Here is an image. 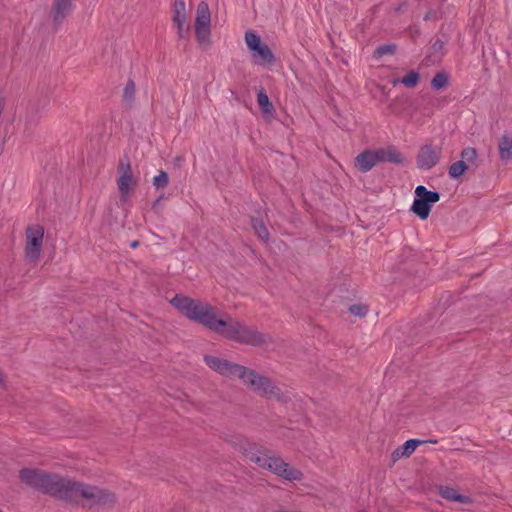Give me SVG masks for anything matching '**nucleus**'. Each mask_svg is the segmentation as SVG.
<instances>
[{
	"instance_id": "nucleus-24",
	"label": "nucleus",
	"mask_w": 512,
	"mask_h": 512,
	"mask_svg": "<svg viewBox=\"0 0 512 512\" xmlns=\"http://www.w3.org/2000/svg\"><path fill=\"white\" fill-rule=\"evenodd\" d=\"M419 79V73L415 71H410L401 79V83L408 88H414L415 86H417Z\"/></svg>"
},
{
	"instance_id": "nucleus-16",
	"label": "nucleus",
	"mask_w": 512,
	"mask_h": 512,
	"mask_svg": "<svg viewBox=\"0 0 512 512\" xmlns=\"http://www.w3.org/2000/svg\"><path fill=\"white\" fill-rule=\"evenodd\" d=\"M439 494L446 500L456 501L460 503H470L471 499L468 496L459 494L454 488L448 486H441Z\"/></svg>"
},
{
	"instance_id": "nucleus-25",
	"label": "nucleus",
	"mask_w": 512,
	"mask_h": 512,
	"mask_svg": "<svg viewBox=\"0 0 512 512\" xmlns=\"http://www.w3.org/2000/svg\"><path fill=\"white\" fill-rule=\"evenodd\" d=\"M419 444H421V442L415 439L406 441L401 447V456L409 457Z\"/></svg>"
},
{
	"instance_id": "nucleus-9",
	"label": "nucleus",
	"mask_w": 512,
	"mask_h": 512,
	"mask_svg": "<svg viewBox=\"0 0 512 512\" xmlns=\"http://www.w3.org/2000/svg\"><path fill=\"white\" fill-rule=\"evenodd\" d=\"M244 381L254 386L262 396L269 397L278 390L269 378L256 374L254 370L247 369L246 380Z\"/></svg>"
},
{
	"instance_id": "nucleus-7",
	"label": "nucleus",
	"mask_w": 512,
	"mask_h": 512,
	"mask_svg": "<svg viewBox=\"0 0 512 512\" xmlns=\"http://www.w3.org/2000/svg\"><path fill=\"white\" fill-rule=\"evenodd\" d=\"M195 34L198 42L208 41L210 36V11L206 2H200L197 7Z\"/></svg>"
},
{
	"instance_id": "nucleus-18",
	"label": "nucleus",
	"mask_w": 512,
	"mask_h": 512,
	"mask_svg": "<svg viewBox=\"0 0 512 512\" xmlns=\"http://www.w3.org/2000/svg\"><path fill=\"white\" fill-rule=\"evenodd\" d=\"M257 102L258 105L264 115L273 116L275 113V108L273 104L270 102L268 95L261 89L257 94Z\"/></svg>"
},
{
	"instance_id": "nucleus-23",
	"label": "nucleus",
	"mask_w": 512,
	"mask_h": 512,
	"mask_svg": "<svg viewBox=\"0 0 512 512\" xmlns=\"http://www.w3.org/2000/svg\"><path fill=\"white\" fill-rule=\"evenodd\" d=\"M245 41L247 43V46L253 51L258 49L262 45L260 37L256 33L251 31L246 32Z\"/></svg>"
},
{
	"instance_id": "nucleus-22",
	"label": "nucleus",
	"mask_w": 512,
	"mask_h": 512,
	"mask_svg": "<svg viewBox=\"0 0 512 512\" xmlns=\"http://www.w3.org/2000/svg\"><path fill=\"white\" fill-rule=\"evenodd\" d=\"M258 56L261 58L262 63H272L274 61V55L270 48L262 44L258 49L255 50Z\"/></svg>"
},
{
	"instance_id": "nucleus-3",
	"label": "nucleus",
	"mask_w": 512,
	"mask_h": 512,
	"mask_svg": "<svg viewBox=\"0 0 512 512\" xmlns=\"http://www.w3.org/2000/svg\"><path fill=\"white\" fill-rule=\"evenodd\" d=\"M25 235V258L30 262H36L42 250L44 228L38 224L30 225L26 228Z\"/></svg>"
},
{
	"instance_id": "nucleus-14",
	"label": "nucleus",
	"mask_w": 512,
	"mask_h": 512,
	"mask_svg": "<svg viewBox=\"0 0 512 512\" xmlns=\"http://www.w3.org/2000/svg\"><path fill=\"white\" fill-rule=\"evenodd\" d=\"M375 152L378 162H390L394 164H400L403 162L402 154L394 146L379 148L376 149Z\"/></svg>"
},
{
	"instance_id": "nucleus-31",
	"label": "nucleus",
	"mask_w": 512,
	"mask_h": 512,
	"mask_svg": "<svg viewBox=\"0 0 512 512\" xmlns=\"http://www.w3.org/2000/svg\"><path fill=\"white\" fill-rule=\"evenodd\" d=\"M135 91V84L133 81H128L126 87H125V94L126 95H132Z\"/></svg>"
},
{
	"instance_id": "nucleus-1",
	"label": "nucleus",
	"mask_w": 512,
	"mask_h": 512,
	"mask_svg": "<svg viewBox=\"0 0 512 512\" xmlns=\"http://www.w3.org/2000/svg\"><path fill=\"white\" fill-rule=\"evenodd\" d=\"M171 303L189 319L203 324L227 339L253 346H259L265 342L261 333L242 325L238 321L217 319L216 309L210 304L180 295H176Z\"/></svg>"
},
{
	"instance_id": "nucleus-32",
	"label": "nucleus",
	"mask_w": 512,
	"mask_h": 512,
	"mask_svg": "<svg viewBox=\"0 0 512 512\" xmlns=\"http://www.w3.org/2000/svg\"><path fill=\"white\" fill-rule=\"evenodd\" d=\"M4 382V378H3V375L2 373L0 372V385Z\"/></svg>"
},
{
	"instance_id": "nucleus-5",
	"label": "nucleus",
	"mask_w": 512,
	"mask_h": 512,
	"mask_svg": "<svg viewBox=\"0 0 512 512\" xmlns=\"http://www.w3.org/2000/svg\"><path fill=\"white\" fill-rule=\"evenodd\" d=\"M416 198L412 204L411 211L421 219H426L431 210V204L440 199L437 192L428 191L424 186H418L415 189Z\"/></svg>"
},
{
	"instance_id": "nucleus-8",
	"label": "nucleus",
	"mask_w": 512,
	"mask_h": 512,
	"mask_svg": "<svg viewBox=\"0 0 512 512\" xmlns=\"http://www.w3.org/2000/svg\"><path fill=\"white\" fill-rule=\"evenodd\" d=\"M121 172L117 180L119 192L123 200H127L132 187L136 184L129 160H121L118 167Z\"/></svg>"
},
{
	"instance_id": "nucleus-11",
	"label": "nucleus",
	"mask_w": 512,
	"mask_h": 512,
	"mask_svg": "<svg viewBox=\"0 0 512 512\" xmlns=\"http://www.w3.org/2000/svg\"><path fill=\"white\" fill-rule=\"evenodd\" d=\"M20 478L24 483L38 490L39 487H43L42 481L47 480V473L38 469H22Z\"/></svg>"
},
{
	"instance_id": "nucleus-6",
	"label": "nucleus",
	"mask_w": 512,
	"mask_h": 512,
	"mask_svg": "<svg viewBox=\"0 0 512 512\" xmlns=\"http://www.w3.org/2000/svg\"><path fill=\"white\" fill-rule=\"evenodd\" d=\"M207 365L222 375H237L240 379L246 380L247 368L238 364H233L227 360H222L213 356H206Z\"/></svg>"
},
{
	"instance_id": "nucleus-12",
	"label": "nucleus",
	"mask_w": 512,
	"mask_h": 512,
	"mask_svg": "<svg viewBox=\"0 0 512 512\" xmlns=\"http://www.w3.org/2000/svg\"><path fill=\"white\" fill-rule=\"evenodd\" d=\"M378 162L375 150H364L355 158V167L361 172L371 170Z\"/></svg>"
},
{
	"instance_id": "nucleus-27",
	"label": "nucleus",
	"mask_w": 512,
	"mask_h": 512,
	"mask_svg": "<svg viewBox=\"0 0 512 512\" xmlns=\"http://www.w3.org/2000/svg\"><path fill=\"white\" fill-rule=\"evenodd\" d=\"M253 228L255 229L258 237L264 241H267L268 238H269V232L266 228V226L264 225L263 222L261 221H255L253 223Z\"/></svg>"
},
{
	"instance_id": "nucleus-33",
	"label": "nucleus",
	"mask_w": 512,
	"mask_h": 512,
	"mask_svg": "<svg viewBox=\"0 0 512 512\" xmlns=\"http://www.w3.org/2000/svg\"><path fill=\"white\" fill-rule=\"evenodd\" d=\"M137 245H138V243H137V242H134V243L132 244V246H133V247H136Z\"/></svg>"
},
{
	"instance_id": "nucleus-28",
	"label": "nucleus",
	"mask_w": 512,
	"mask_h": 512,
	"mask_svg": "<svg viewBox=\"0 0 512 512\" xmlns=\"http://www.w3.org/2000/svg\"><path fill=\"white\" fill-rule=\"evenodd\" d=\"M461 157L464 161L474 163L477 159V151L475 148L467 147L462 150Z\"/></svg>"
},
{
	"instance_id": "nucleus-30",
	"label": "nucleus",
	"mask_w": 512,
	"mask_h": 512,
	"mask_svg": "<svg viewBox=\"0 0 512 512\" xmlns=\"http://www.w3.org/2000/svg\"><path fill=\"white\" fill-rule=\"evenodd\" d=\"M368 311V307L366 305H352L350 307V312L354 315H357V316H364L366 315Z\"/></svg>"
},
{
	"instance_id": "nucleus-20",
	"label": "nucleus",
	"mask_w": 512,
	"mask_h": 512,
	"mask_svg": "<svg viewBox=\"0 0 512 512\" xmlns=\"http://www.w3.org/2000/svg\"><path fill=\"white\" fill-rule=\"evenodd\" d=\"M467 169L468 165L465 163V161L459 160L450 165L448 173L451 178L456 179L462 176Z\"/></svg>"
},
{
	"instance_id": "nucleus-21",
	"label": "nucleus",
	"mask_w": 512,
	"mask_h": 512,
	"mask_svg": "<svg viewBox=\"0 0 512 512\" xmlns=\"http://www.w3.org/2000/svg\"><path fill=\"white\" fill-rule=\"evenodd\" d=\"M449 84V76L446 72H438L431 80V86L434 90H440Z\"/></svg>"
},
{
	"instance_id": "nucleus-19",
	"label": "nucleus",
	"mask_w": 512,
	"mask_h": 512,
	"mask_svg": "<svg viewBox=\"0 0 512 512\" xmlns=\"http://www.w3.org/2000/svg\"><path fill=\"white\" fill-rule=\"evenodd\" d=\"M51 16L56 25L62 23L64 19V0H55L51 10Z\"/></svg>"
},
{
	"instance_id": "nucleus-34",
	"label": "nucleus",
	"mask_w": 512,
	"mask_h": 512,
	"mask_svg": "<svg viewBox=\"0 0 512 512\" xmlns=\"http://www.w3.org/2000/svg\"><path fill=\"white\" fill-rule=\"evenodd\" d=\"M357 512H367V511H365V510H359V511H357Z\"/></svg>"
},
{
	"instance_id": "nucleus-17",
	"label": "nucleus",
	"mask_w": 512,
	"mask_h": 512,
	"mask_svg": "<svg viewBox=\"0 0 512 512\" xmlns=\"http://www.w3.org/2000/svg\"><path fill=\"white\" fill-rule=\"evenodd\" d=\"M499 155L502 160L512 159V136L503 135L498 142Z\"/></svg>"
},
{
	"instance_id": "nucleus-13",
	"label": "nucleus",
	"mask_w": 512,
	"mask_h": 512,
	"mask_svg": "<svg viewBox=\"0 0 512 512\" xmlns=\"http://www.w3.org/2000/svg\"><path fill=\"white\" fill-rule=\"evenodd\" d=\"M42 486L43 487H39V491H42L53 496L61 497V492L64 488V483L61 477L47 473V480L42 481Z\"/></svg>"
},
{
	"instance_id": "nucleus-15",
	"label": "nucleus",
	"mask_w": 512,
	"mask_h": 512,
	"mask_svg": "<svg viewBox=\"0 0 512 512\" xmlns=\"http://www.w3.org/2000/svg\"><path fill=\"white\" fill-rule=\"evenodd\" d=\"M173 21L177 24L179 33L181 34L185 22V2L184 0H174L173 4Z\"/></svg>"
},
{
	"instance_id": "nucleus-26",
	"label": "nucleus",
	"mask_w": 512,
	"mask_h": 512,
	"mask_svg": "<svg viewBox=\"0 0 512 512\" xmlns=\"http://www.w3.org/2000/svg\"><path fill=\"white\" fill-rule=\"evenodd\" d=\"M395 52H396V45L395 44H385V45L379 46L374 51V57L375 58H381L384 55H388V54L392 55Z\"/></svg>"
},
{
	"instance_id": "nucleus-2",
	"label": "nucleus",
	"mask_w": 512,
	"mask_h": 512,
	"mask_svg": "<svg viewBox=\"0 0 512 512\" xmlns=\"http://www.w3.org/2000/svg\"><path fill=\"white\" fill-rule=\"evenodd\" d=\"M245 456L251 461L256 463L259 467L270 470L276 475L289 480H301L303 474L298 469L291 467L284 462L280 457L271 456L267 449L254 445L249 450L245 451Z\"/></svg>"
},
{
	"instance_id": "nucleus-4",
	"label": "nucleus",
	"mask_w": 512,
	"mask_h": 512,
	"mask_svg": "<svg viewBox=\"0 0 512 512\" xmlns=\"http://www.w3.org/2000/svg\"><path fill=\"white\" fill-rule=\"evenodd\" d=\"M66 501H79L80 499H94L96 503L106 502L110 494L95 488H87L75 482H66Z\"/></svg>"
},
{
	"instance_id": "nucleus-29",
	"label": "nucleus",
	"mask_w": 512,
	"mask_h": 512,
	"mask_svg": "<svg viewBox=\"0 0 512 512\" xmlns=\"http://www.w3.org/2000/svg\"><path fill=\"white\" fill-rule=\"evenodd\" d=\"M154 185L157 188H164L168 184V176L164 171H161L158 176H156L153 180Z\"/></svg>"
},
{
	"instance_id": "nucleus-10",
	"label": "nucleus",
	"mask_w": 512,
	"mask_h": 512,
	"mask_svg": "<svg viewBox=\"0 0 512 512\" xmlns=\"http://www.w3.org/2000/svg\"><path fill=\"white\" fill-rule=\"evenodd\" d=\"M441 149L431 144L424 145L417 155V164L421 169H431L440 158Z\"/></svg>"
},
{
	"instance_id": "nucleus-35",
	"label": "nucleus",
	"mask_w": 512,
	"mask_h": 512,
	"mask_svg": "<svg viewBox=\"0 0 512 512\" xmlns=\"http://www.w3.org/2000/svg\"><path fill=\"white\" fill-rule=\"evenodd\" d=\"M0 512H2V511L0 510Z\"/></svg>"
}]
</instances>
